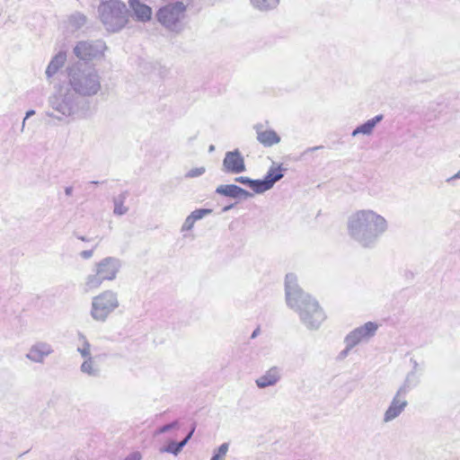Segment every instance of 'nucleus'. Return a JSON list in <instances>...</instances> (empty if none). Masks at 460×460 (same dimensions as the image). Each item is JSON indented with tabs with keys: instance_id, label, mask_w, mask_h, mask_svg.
Segmentation results:
<instances>
[{
	"instance_id": "9b49d317",
	"label": "nucleus",
	"mask_w": 460,
	"mask_h": 460,
	"mask_svg": "<svg viewBox=\"0 0 460 460\" xmlns=\"http://www.w3.org/2000/svg\"><path fill=\"white\" fill-rule=\"evenodd\" d=\"M408 406L406 395L395 393L383 415V422L389 423L397 419Z\"/></svg>"
},
{
	"instance_id": "7c9ffc66",
	"label": "nucleus",
	"mask_w": 460,
	"mask_h": 460,
	"mask_svg": "<svg viewBox=\"0 0 460 460\" xmlns=\"http://www.w3.org/2000/svg\"><path fill=\"white\" fill-rule=\"evenodd\" d=\"M205 167L193 168L186 173L188 178H195L202 175L205 172Z\"/></svg>"
},
{
	"instance_id": "c9c22d12",
	"label": "nucleus",
	"mask_w": 460,
	"mask_h": 460,
	"mask_svg": "<svg viewBox=\"0 0 460 460\" xmlns=\"http://www.w3.org/2000/svg\"><path fill=\"white\" fill-rule=\"evenodd\" d=\"M34 114H35V111H34L33 110H30V111H28L26 112L25 118H24V119H23V121H22V130H23V128H24V126H25V120H26L27 119H29L30 117H31L32 115H34Z\"/></svg>"
},
{
	"instance_id": "b1692460",
	"label": "nucleus",
	"mask_w": 460,
	"mask_h": 460,
	"mask_svg": "<svg viewBox=\"0 0 460 460\" xmlns=\"http://www.w3.org/2000/svg\"><path fill=\"white\" fill-rule=\"evenodd\" d=\"M280 0H251L252 5L261 12H268L275 9Z\"/></svg>"
},
{
	"instance_id": "20e7f679",
	"label": "nucleus",
	"mask_w": 460,
	"mask_h": 460,
	"mask_svg": "<svg viewBox=\"0 0 460 460\" xmlns=\"http://www.w3.org/2000/svg\"><path fill=\"white\" fill-rule=\"evenodd\" d=\"M47 116L62 121L78 117L84 110V101L70 88L61 86L49 98Z\"/></svg>"
},
{
	"instance_id": "c03bdc74",
	"label": "nucleus",
	"mask_w": 460,
	"mask_h": 460,
	"mask_svg": "<svg viewBox=\"0 0 460 460\" xmlns=\"http://www.w3.org/2000/svg\"><path fill=\"white\" fill-rule=\"evenodd\" d=\"M232 208V206H226L223 208V211H227L228 209H230Z\"/></svg>"
},
{
	"instance_id": "f3484780",
	"label": "nucleus",
	"mask_w": 460,
	"mask_h": 460,
	"mask_svg": "<svg viewBox=\"0 0 460 460\" xmlns=\"http://www.w3.org/2000/svg\"><path fill=\"white\" fill-rule=\"evenodd\" d=\"M128 4L137 21L146 22L151 19L152 10L149 6L139 0H129Z\"/></svg>"
},
{
	"instance_id": "39448f33",
	"label": "nucleus",
	"mask_w": 460,
	"mask_h": 460,
	"mask_svg": "<svg viewBox=\"0 0 460 460\" xmlns=\"http://www.w3.org/2000/svg\"><path fill=\"white\" fill-rule=\"evenodd\" d=\"M121 268V262L115 257H105L93 264V273L88 274L84 280L83 288L85 292L99 288L103 281H112L117 278Z\"/></svg>"
},
{
	"instance_id": "a878e982",
	"label": "nucleus",
	"mask_w": 460,
	"mask_h": 460,
	"mask_svg": "<svg viewBox=\"0 0 460 460\" xmlns=\"http://www.w3.org/2000/svg\"><path fill=\"white\" fill-rule=\"evenodd\" d=\"M237 182L247 184L254 192L261 193L259 180H252L245 176H239L235 178Z\"/></svg>"
},
{
	"instance_id": "7ed1b4c3",
	"label": "nucleus",
	"mask_w": 460,
	"mask_h": 460,
	"mask_svg": "<svg viewBox=\"0 0 460 460\" xmlns=\"http://www.w3.org/2000/svg\"><path fill=\"white\" fill-rule=\"evenodd\" d=\"M69 88L79 97H93L102 89V77L97 68L76 62L66 67Z\"/></svg>"
},
{
	"instance_id": "37998d69",
	"label": "nucleus",
	"mask_w": 460,
	"mask_h": 460,
	"mask_svg": "<svg viewBox=\"0 0 460 460\" xmlns=\"http://www.w3.org/2000/svg\"><path fill=\"white\" fill-rule=\"evenodd\" d=\"M215 150V146L213 145H211L208 148V151L209 152H213Z\"/></svg>"
},
{
	"instance_id": "473e14b6",
	"label": "nucleus",
	"mask_w": 460,
	"mask_h": 460,
	"mask_svg": "<svg viewBox=\"0 0 460 460\" xmlns=\"http://www.w3.org/2000/svg\"><path fill=\"white\" fill-rule=\"evenodd\" d=\"M124 460H142V455L138 451L129 454Z\"/></svg>"
},
{
	"instance_id": "5701e85b",
	"label": "nucleus",
	"mask_w": 460,
	"mask_h": 460,
	"mask_svg": "<svg viewBox=\"0 0 460 460\" xmlns=\"http://www.w3.org/2000/svg\"><path fill=\"white\" fill-rule=\"evenodd\" d=\"M86 17L81 13H75L68 17L67 25L71 31L81 29L86 23Z\"/></svg>"
},
{
	"instance_id": "a211bd4d",
	"label": "nucleus",
	"mask_w": 460,
	"mask_h": 460,
	"mask_svg": "<svg viewBox=\"0 0 460 460\" xmlns=\"http://www.w3.org/2000/svg\"><path fill=\"white\" fill-rule=\"evenodd\" d=\"M418 367H419V365H418L417 361H414L413 362V369L406 375L403 383L402 384V385L398 388V390L396 392L407 396L410 390L419 384L420 378H419V376L417 373Z\"/></svg>"
},
{
	"instance_id": "c756f323",
	"label": "nucleus",
	"mask_w": 460,
	"mask_h": 460,
	"mask_svg": "<svg viewBox=\"0 0 460 460\" xmlns=\"http://www.w3.org/2000/svg\"><path fill=\"white\" fill-rule=\"evenodd\" d=\"M212 213V209L209 208H199L192 211L190 216L196 222L202 219L204 217L208 216Z\"/></svg>"
},
{
	"instance_id": "a18cd8bd",
	"label": "nucleus",
	"mask_w": 460,
	"mask_h": 460,
	"mask_svg": "<svg viewBox=\"0 0 460 460\" xmlns=\"http://www.w3.org/2000/svg\"><path fill=\"white\" fill-rule=\"evenodd\" d=\"M92 183H93V185H96L99 183V181H92Z\"/></svg>"
},
{
	"instance_id": "f8f14e48",
	"label": "nucleus",
	"mask_w": 460,
	"mask_h": 460,
	"mask_svg": "<svg viewBox=\"0 0 460 460\" xmlns=\"http://www.w3.org/2000/svg\"><path fill=\"white\" fill-rule=\"evenodd\" d=\"M53 352L54 349L50 343L39 341L30 347L25 358L33 363L43 364Z\"/></svg>"
},
{
	"instance_id": "393cba45",
	"label": "nucleus",
	"mask_w": 460,
	"mask_h": 460,
	"mask_svg": "<svg viewBox=\"0 0 460 460\" xmlns=\"http://www.w3.org/2000/svg\"><path fill=\"white\" fill-rule=\"evenodd\" d=\"M79 344L77 346V351L84 358H90L91 356V345L89 341L86 340L85 336L83 334L78 335Z\"/></svg>"
},
{
	"instance_id": "4c0bfd02",
	"label": "nucleus",
	"mask_w": 460,
	"mask_h": 460,
	"mask_svg": "<svg viewBox=\"0 0 460 460\" xmlns=\"http://www.w3.org/2000/svg\"><path fill=\"white\" fill-rule=\"evenodd\" d=\"M457 179H460V171H458L456 173H455L453 176L449 177L447 180V182H451L452 181L454 180H457Z\"/></svg>"
},
{
	"instance_id": "a19ab883",
	"label": "nucleus",
	"mask_w": 460,
	"mask_h": 460,
	"mask_svg": "<svg viewBox=\"0 0 460 460\" xmlns=\"http://www.w3.org/2000/svg\"><path fill=\"white\" fill-rule=\"evenodd\" d=\"M78 238H79L80 240L84 241V242H87V241H89V240H88L86 237H84V236H79Z\"/></svg>"
},
{
	"instance_id": "4be33fe9",
	"label": "nucleus",
	"mask_w": 460,
	"mask_h": 460,
	"mask_svg": "<svg viewBox=\"0 0 460 460\" xmlns=\"http://www.w3.org/2000/svg\"><path fill=\"white\" fill-rule=\"evenodd\" d=\"M80 370L82 373L92 377H97L101 373V369L93 357L84 358V361L80 367Z\"/></svg>"
},
{
	"instance_id": "f257e3e1",
	"label": "nucleus",
	"mask_w": 460,
	"mask_h": 460,
	"mask_svg": "<svg viewBox=\"0 0 460 460\" xmlns=\"http://www.w3.org/2000/svg\"><path fill=\"white\" fill-rule=\"evenodd\" d=\"M388 229V220L370 208L356 210L347 220L348 235L363 248L375 247Z\"/></svg>"
},
{
	"instance_id": "79ce46f5",
	"label": "nucleus",
	"mask_w": 460,
	"mask_h": 460,
	"mask_svg": "<svg viewBox=\"0 0 460 460\" xmlns=\"http://www.w3.org/2000/svg\"><path fill=\"white\" fill-rule=\"evenodd\" d=\"M258 331H259V330L257 329V330H255V331L252 332V338H255V337H256Z\"/></svg>"
},
{
	"instance_id": "2f4dec72",
	"label": "nucleus",
	"mask_w": 460,
	"mask_h": 460,
	"mask_svg": "<svg viewBox=\"0 0 460 460\" xmlns=\"http://www.w3.org/2000/svg\"><path fill=\"white\" fill-rule=\"evenodd\" d=\"M194 224H195V221L190 217V216L189 215L184 223L182 224L181 226V232H185V231H190L193 228L194 226Z\"/></svg>"
},
{
	"instance_id": "c85d7f7f",
	"label": "nucleus",
	"mask_w": 460,
	"mask_h": 460,
	"mask_svg": "<svg viewBox=\"0 0 460 460\" xmlns=\"http://www.w3.org/2000/svg\"><path fill=\"white\" fill-rule=\"evenodd\" d=\"M128 208L124 206L123 199L117 198L114 199L113 213L117 216H123L128 212Z\"/></svg>"
},
{
	"instance_id": "9d476101",
	"label": "nucleus",
	"mask_w": 460,
	"mask_h": 460,
	"mask_svg": "<svg viewBox=\"0 0 460 460\" xmlns=\"http://www.w3.org/2000/svg\"><path fill=\"white\" fill-rule=\"evenodd\" d=\"M377 328L378 325L376 323L367 322L350 332L345 338L346 349L342 351V355L346 356L348 351L359 342L367 341L372 338L376 334Z\"/></svg>"
},
{
	"instance_id": "6ab92c4d",
	"label": "nucleus",
	"mask_w": 460,
	"mask_h": 460,
	"mask_svg": "<svg viewBox=\"0 0 460 460\" xmlns=\"http://www.w3.org/2000/svg\"><path fill=\"white\" fill-rule=\"evenodd\" d=\"M257 140L264 146H272L280 142V137L274 130H262L261 126L256 127Z\"/></svg>"
},
{
	"instance_id": "ea45409f",
	"label": "nucleus",
	"mask_w": 460,
	"mask_h": 460,
	"mask_svg": "<svg viewBox=\"0 0 460 460\" xmlns=\"http://www.w3.org/2000/svg\"><path fill=\"white\" fill-rule=\"evenodd\" d=\"M323 146H314V147H309L307 148L305 153H309V152H314V151H316L320 148H322Z\"/></svg>"
},
{
	"instance_id": "dca6fc26",
	"label": "nucleus",
	"mask_w": 460,
	"mask_h": 460,
	"mask_svg": "<svg viewBox=\"0 0 460 460\" xmlns=\"http://www.w3.org/2000/svg\"><path fill=\"white\" fill-rule=\"evenodd\" d=\"M216 193L229 198H250L252 196L249 191L234 184H222L217 187Z\"/></svg>"
},
{
	"instance_id": "72a5a7b5",
	"label": "nucleus",
	"mask_w": 460,
	"mask_h": 460,
	"mask_svg": "<svg viewBox=\"0 0 460 460\" xmlns=\"http://www.w3.org/2000/svg\"><path fill=\"white\" fill-rule=\"evenodd\" d=\"M93 255V250H85L80 252V257L84 260H88Z\"/></svg>"
},
{
	"instance_id": "f704fd0d",
	"label": "nucleus",
	"mask_w": 460,
	"mask_h": 460,
	"mask_svg": "<svg viewBox=\"0 0 460 460\" xmlns=\"http://www.w3.org/2000/svg\"><path fill=\"white\" fill-rule=\"evenodd\" d=\"M177 426V422H172L171 424H167V425H164L163 426L160 430H159V433H164V432H167L169 431L170 429H172V428L176 427Z\"/></svg>"
},
{
	"instance_id": "0eeeda50",
	"label": "nucleus",
	"mask_w": 460,
	"mask_h": 460,
	"mask_svg": "<svg viewBox=\"0 0 460 460\" xmlns=\"http://www.w3.org/2000/svg\"><path fill=\"white\" fill-rule=\"evenodd\" d=\"M119 306L118 293L108 289L92 298L90 315L98 322L104 323Z\"/></svg>"
},
{
	"instance_id": "cd10ccee",
	"label": "nucleus",
	"mask_w": 460,
	"mask_h": 460,
	"mask_svg": "<svg viewBox=\"0 0 460 460\" xmlns=\"http://www.w3.org/2000/svg\"><path fill=\"white\" fill-rule=\"evenodd\" d=\"M228 447V443H223L217 449L214 451V455L210 460H225Z\"/></svg>"
},
{
	"instance_id": "4468645a",
	"label": "nucleus",
	"mask_w": 460,
	"mask_h": 460,
	"mask_svg": "<svg viewBox=\"0 0 460 460\" xmlns=\"http://www.w3.org/2000/svg\"><path fill=\"white\" fill-rule=\"evenodd\" d=\"M285 169L275 163L270 167L263 180H259L261 193L270 190L274 184L284 177Z\"/></svg>"
},
{
	"instance_id": "58836bf2",
	"label": "nucleus",
	"mask_w": 460,
	"mask_h": 460,
	"mask_svg": "<svg viewBox=\"0 0 460 460\" xmlns=\"http://www.w3.org/2000/svg\"><path fill=\"white\" fill-rule=\"evenodd\" d=\"M65 193L66 196L70 197L73 193V187H71V186L66 187Z\"/></svg>"
},
{
	"instance_id": "aec40b11",
	"label": "nucleus",
	"mask_w": 460,
	"mask_h": 460,
	"mask_svg": "<svg viewBox=\"0 0 460 460\" xmlns=\"http://www.w3.org/2000/svg\"><path fill=\"white\" fill-rule=\"evenodd\" d=\"M66 60V53L65 51H59L50 60L47 69L46 75L48 78L55 75L58 71L65 65Z\"/></svg>"
},
{
	"instance_id": "ddd939ff",
	"label": "nucleus",
	"mask_w": 460,
	"mask_h": 460,
	"mask_svg": "<svg viewBox=\"0 0 460 460\" xmlns=\"http://www.w3.org/2000/svg\"><path fill=\"white\" fill-rule=\"evenodd\" d=\"M222 170L233 174H238L246 170L244 159L238 149L226 153Z\"/></svg>"
},
{
	"instance_id": "412c9836",
	"label": "nucleus",
	"mask_w": 460,
	"mask_h": 460,
	"mask_svg": "<svg viewBox=\"0 0 460 460\" xmlns=\"http://www.w3.org/2000/svg\"><path fill=\"white\" fill-rule=\"evenodd\" d=\"M383 115H376V117L368 119L367 121H366L364 124L357 127L353 131H352V136L353 137H356L359 134H362V135H367V136H369L372 134L375 127L376 126V124L378 122H380L382 119H383Z\"/></svg>"
},
{
	"instance_id": "1a4fd4ad",
	"label": "nucleus",
	"mask_w": 460,
	"mask_h": 460,
	"mask_svg": "<svg viewBox=\"0 0 460 460\" xmlns=\"http://www.w3.org/2000/svg\"><path fill=\"white\" fill-rule=\"evenodd\" d=\"M105 49L102 40H82L76 43L73 51L80 60L91 61L102 57Z\"/></svg>"
},
{
	"instance_id": "f03ea898",
	"label": "nucleus",
	"mask_w": 460,
	"mask_h": 460,
	"mask_svg": "<svg viewBox=\"0 0 460 460\" xmlns=\"http://www.w3.org/2000/svg\"><path fill=\"white\" fill-rule=\"evenodd\" d=\"M285 295L288 306L298 314L307 329L316 330L324 322L326 316L318 301L299 288L294 273L286 275Z\"/></svg>"
},
{
	"instance_id": "bb28decb",
	"label": "nucleus",
	"mask_w": 460,
	"mask_h": 460,
	"mask_svg": "<svg viewBox=\"0 0 460 460\" xmlns=\"http://www.w3.org/2000/svg\"><path fill=\"white\" fill-rule=\"evenodd\" d=\"M183 443L170 442L166 447L160 449L161 452L171 453L177 456L182 449Z\"/></svg>"
},
{
	"instance_id": "2eb2a0df",
	"label": "nucleus",
	"mask_w": 460,
	"mask_h": 460,
	"mask_svg": "<svg viewBox=\"0 0 460 460\" xmlns=\"http://www.w3.org/2000/svg\"><path fill=\"white\" fill-rule=\"evenodd\" d=\"M281 379V369L279 367H271L263 375L255 380L256 385L264 389L274 386Z\"/></svg>"
},
{
	"instance_id": "423d86ee",
	"label": "nucleus",
	"mask_w": 460,
	"mask_h": 460,
	"mask_svg": "<svg viewBox=\"0 0 460 460\" xmlns=\"http://www.w3.org/2000/svg\"><path fill=\"white\" fill-rule=\"evenodd\" d=\"M98 13L106 31L118 32L128 22V12L126 4L120 0L103 1L98 7Z\"/></svg>"
},
{
	"instance_id": "6e6552de",
	"label": "nucleus",
	"mask_w": 460,
	"mask_h": 460,
	"mask_svg": "<svg viewBox=\"0 0 460 460\" xmlns=\"http://www.w3.org/2000/svg\"><path fill=\"white\" fill-rule=\"evenodd\" d=\"M186 7L183 3L176 2L160 8L156 13L158 22L166 29L179 31L182 28Z\"/></svg>"
},
{
	"instance_id": "e433bc0d",
	"label": "nucleus",
	"mask_w": 460,
	"mask_h": 460,
	"mask_svg": "<svg viewBox=\"0 0 460 460\" xmlns=\"http://www.w3.org/2000/svg\"><path fill=\"white\" fill-rule=\"evenodd\" d=\"M194 429H195V428H193V429L190 430V432L187 435V437H186V438H184V439H183L182 441H181V442H180V443H183V444H182V447H183L188 443V441L190 439V438H191V436H192V434H193V432H194Z\"/></svg>"
}]
</instances>
